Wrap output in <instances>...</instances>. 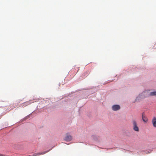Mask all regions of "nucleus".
I'll return each mask as SVG.
<instances>
[{
    "mask_svg": "<svg viewBox=\"0 0 156 156\" xmlns=\"http://www.w3.org/2000/svg\"><path fill=\"white\" fill-rule=\"evenodd\" d=\"M133 130L136 132H138L139 131V129L138 126V124L135 120L133 121Z\"/></svg>",
    "mask_w": 156,
    "mask_h": 156,
    "instance_id": "nucleus-1",
    "label": "nucleus"
},
{
    "mask_svg": "<svg viewBox=\"0 0 156 156\" xmlns=\"http://www.w3.org/2000/svg\"><path fill=\"white\" fill-rule=\"evenodd\" d=\"M72 139V137L69 133H67L65 137L64 140L67 141H70Z\"/></svg>",
    "mask_w": 156,
    "mask_h": 156,
    "instance_id": "nucleus-2",
    "label": "nucleus"
},
{
    "mask_svg": "<svg viewBox=\"0 0 156 156\" xmlns=\"http://www.w3.org/2000/svg\"><path fill=\"white\" fill-rule=\"evenodd\" d=\"M120 108V106L119 105H114L112 107V109L115 111L119 110Z\"/></svg>",
    "mask_w": 156,
    "mask_h": 156,
    "instance_id": "nucleus-3",
    "label": "nucleus"
},
{
    "mask_svg": "<svg viewBox=\"0 0 156 156\" xmlns=\"http://www.w3.org/2000/svg\"><path fill=\"white\" fill-rule=\"evenodd\" d=\"M142 119L143 121L145 122H147L148 121V119L144 113H143L142 114Z\"/></svg>",
    "mask_w": 156,
    "mask_h": 156,
    "instance_id": "nucleus-4",
    "label": "nucleus"
},
{
    "mask_svg": "<svg viewBox=\"0 0 156 156\" xmlns=\"http://www.w3.org/2000/svg\"><path fill=\"white\" fill-rule=\"evenodd\" d=\"M152 122L153 126L156 128V118L155 117L153 118Z\"/></svg>",
    "mask_w": 156,
    "mask_h": 156,
    "instance_id": "nucleus-5",
    "label": "nucleus"
},
{
    "mask_svg": "<svg viewBox=\"0 0 156 156\" xmlns=\"http://www.w3.org/2000/svg\"><path fill=\"white\" fill-rule=\"evenodd\" d=\"M48 152V151H45L41 152V153H38L37 154H34L33 156H38V155H41L44 154L45 153H46Z\"/></svg>",
    "mask_w": 156,
    "mask_h": 156,
    "instance_id": "nucleus-6",
    "label": "nucleus"
},
{
    "mask_svg": "<svg viewBox=\"0 0 156 156\" xmlns=\"http://www.w3.org/2000/svg\"><path fill=\"white\" fill-rule=\"evenodd\" d=\"M148 96H155L156 95V91L151 92L148 94Z\"/></svg>",
    "mask_w": 156,
    "mask_h": 156,
    "instance_id": "nucleus-7",
    "label": "nucleus"
},
{
    "mask_svg": "<svg viewBox=\"0 0 156 156\" xmlns=\"http://www.w3.org/2000/svg\"><path fill=\"white\" fill-rule=\"evenodd\" d=\"M92 137L94 140H95L97 139L96 136L95 135H92Z\"/></svg>",
    "mask_w": 156,
    "mask_h": 156,
    "instance_id": "nucleus-8",
    "label": "nucleus"
},
{
    "mask_svg": "<svg viewBox=\"0 0 156 156\" xmlns=\"http://www.w3.org/2000/svg\"><path fill=\"white\" fill-rule=\"evenodd\" d=\"M146 93V92H144V93Z\"/></svg>",
    "mask_w": 156,
    "mask_h": 156,
    "instance_id": "nucleus-9",
    "label": "nucleus"
}]
</instances>
